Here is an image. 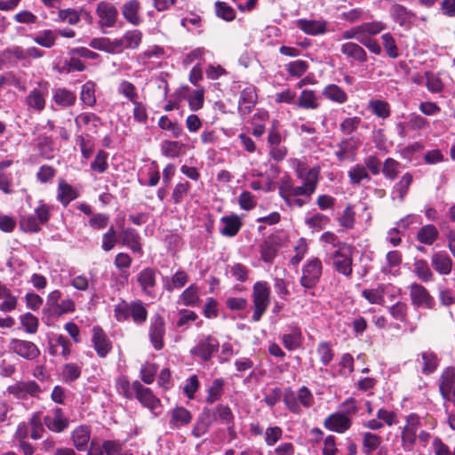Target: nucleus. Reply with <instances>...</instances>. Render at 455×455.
Listing matches in <instances>:
<instances>
[{"label": "nucleus", "instance_id": "16", "mask_svg": "<svg viewBox=\"0 0 455 455\" xmlns=\"http://www.w3.org/2000/svg\"><path fill=\"white\" fill-rule=\"evenodd\" d=\"M410 297L414 306L424 308H432L435 305V299L428 291L421 284L413 283L410 286Z\"/></svg>", "mask_w": 455, "mask_h": 455}, {"label": "nucleus", "instance_id": "49", "mask_svg": "<svg viewBox=\"0 0 455 455\" xmlns=\"http://www.w3.org/2000/svg\"><path fill=\"white\" fill-rule=\"evenodd\" d=\"M56 38L57 34L55 31L45 29L35 35L33 41L43 47L51 48L54 45Z\"/></svg>", "mask_w": 455, "mask_h": 455}, {"label": "nucleus", "instance_id": "22", "mask_svg": "<svg viewBox=\"0 0 455 455\" xmlns=\"http://www.w3.org/2000/svg\"><path fill=\"white\" fill-rule=\"evenodd\" d=\"M118 44V53H121L124 49L135 50L142 41V33L139 29H132L126 31L121 38L115 39Z\"/></svg>", "mask_w": 455, "mask_h": 455}, {"label": "nucleus", "instance_id": "64", "mask_svg": "<svg viewBox=\"0 0 455 455\" xmlns=\"http://www.w3.org/2000/svg\"><path fill=\"white\" fill-rule=\"evenodd\" d=\"M362 124L359 116H351L345 118L339 124V130L346 135H350L355 132Z\"/></svg>", "mask_w": 455, "mask_h": 455}, {"label": "nucleus", "instance_id": "33", "mask_svg": "<svg viewBox=\"0 0 455 455\" xmlns=\"http://www.w3.org/2000/svg\"><path fill=\"white\" fill-rule=\"evenodd\" d=\"M382 443V438L371 432H365L363 434V452L364 455H373Z\"/></svg>", "mask_w": 455, "mask_h": 455}, {"label": "nucleus", "instance_id": "32", "mask_svg": "<svg viewBox=\"0 0 455 455\" xmlns=\"http://www.w3.org/2000/svg\"><path fill=\"white\" fill-rule=\"evenodd\" d=\"M52 100L58 106L68 108L75 104L76 96L74 92L65 88H57L53 91Z\"/></svg>", "mask_w": 455, "mask_h": 455}, {"label": "nucleus", "instance_id": "27", "mask_svg": "<svg viewBox=\"0 0 455 455\" xmlns=\"http://www.w3.org/2000/svg\"><path fill=\"white\" fill-rule=\"evenodd\" d=\"M433 268L440 275H447L451 272L452 260L444 251H437L431 257Z\"/></svg>", "mask_w": 455, "mask_h": 455}, {"label": "nucleus", "instance_id": "35", "mask_svg": "<svg viewBox=\"0 0 455 455\" xmlns=\"http://www.w3.org/2000/svg\"><path fill=\"white\" fill-rule=\"evenodd\" d=\"M284 347L288 350H295L300 347L302 342V333L299 328L291 327L288 333L282 337Z\"/></svg>", "mask_w": 455, "mask_h": 455}, {"label": "nucleus", "instance_id": "51", "mask_svg": "<svg viewBox=\"0 0 455 455\" xmlns=\"http://www.w3.org/2000/svg\"><path fill=\"white\" fill-rule=\"evenodd\" d=\"M117 92L132 103H135L139 99L136 86L128 80H122L119 83Z\"/></svg>", "mask_w": 455, "mask_h": 455}, {"label": "nucleus", "instance_id": "52", "mask_svg": "<svg viewBox=\"0 0 455 455\" xmlns=\"http://www.w3.org/2000/svg\"><path fill=\"white\" fill-rule=\"evenodd\" d=\"M347 176L352 185H358L363 180H371L367 169L362 164L352 166L347 172Z\"/></svg>", "mask_w": 455, "mask_h": 455}, {"label": "nucleus", "instance_id": "14", "mask_svg": "<svg viewBox=\"0 0 455 455\" xmlns=\"http://www.w3.org/2000/svg\"><path fill=\"white\" fill-rule=\"evenodd\" d=\"M47 95L48 88L45 84H39L38 87L31 90L25 99L28 108L38 113L42 112L45 108Z\"/></svg>", "mask_w": 455, "mask_h": 455}, {"label": "nucleus", "instance_id": "9", "mask_svg": "<svg viewBox=\"0 0 455 455\" xmlns=\"http://www.w3.org/2000/svg\"><path fill=\"white\" fill-rule=\"evenodd\" d=\"M158 271L154 267H145L137 275V283L141 291L148 297H156Z\"/></svg>", "mask_w": 455, "mask_h": 455}, {"label": "nucleus", "instance_id": "13", "mask_svg": "<svg viewBox=\"0 0 455 455\" xmlns=\"http://www.w3.org/2000/svg\"><path fill=\"white\" fill-rule=\"evenodd\" d=\"M9 347L13 353L26 360H34L40 355L38 347L28 340L12 339Z\"/></svg>", "mask_w": 455, "mask_h": 455}, {"label": "nucleus", "instance_id": "55", "mask_svg": "<svg viewBox=\"0 0 455 455\" xmlns=\"http://www.w3.org/2000/svg\"><path fill=\"white\" fill-rule=\"evenodd\" d=\"M224 380L222 379H215L207 390L206 402L208 403H213L218 401L223 392Z\"/></svg>", "mask_w": 455, "mask_h": 455}, {"label": "nucleus", "instance_id": "34", "mask_svg": "<svg viewBox=\"0 0 455 455\" xmlns=\"http://www.w3.org/2000/svg\"><path fill=\"white\" fill-rule=\"evenodd\" d=\"M367 108L374 116L381 119H387L391 114L388 102L379 99H372L369 100Z\"/></svg>", "mask_w": 455, "mask_h": 455}, {"label": "nucleus", "instance_id": "30", "mask_svg": "<svg viewBox=\"0 0 455 455\" xmlns=\"http://www.w3.org/2000/svg\"><path fill=\"white\" fill-rule=\"evenodd\" d=\"M340 52L347 58L355 61L364 62L367 60L366 52L362 46L355 43L347 42L340 46Z\"/></svg>", "mask_w": 455, "mask_h": 455}, {"label": "nucleus", "instance_id": "8", "mask_svg": "<svg viewBox=\"0 0 455 455\" xmlns=\"http://www.w3.org/2000/svg\"><path fill=\"white\" fill-rule=\"evenodd\" d=\"M44 424L48 430L52 433L60 434L64 432L69 427V418L60 407H54L49 410L43 417Z\"/></svg>", "mask_w": 455, "mask_h": 455}, {"label": "nucleus", "instance_id": "28", "mask_svg": "<svg viewBox=\"0 0 455 455\" xmlns=\"http://www.w3.org/2000/svg\"><path fill=\"white\" fill-rule=\"evenodd\" d=\"M122 244L130 248L135 253H142V246L140 243V235L139 233L131 228L124 229L120 234Z\"/></svg>", "mask_w": 455, "mask_h": 455}, {"label": "nucleus", "instance_id": "15", "mask_svg": "<svg viewBox=\"0 0 455 455\" xmlns=\"http://www.w3.org/2000/svg\"><path fill=\"white\" fill-rule=\"evenodd\" d=\"M352 423L351 418L336 411L325 418L323 427L329 431L344 434L351 428Z\"/></svg>", "mask_w": 455, "mask_h": 455}, {"label": "nucleus", "instance_id": "19", "mask_svg": "<svg viewBox=\"0 0 455 455\" xmlns=\"http://www.w3.org/2000/svg\"><path fill=\"white\" fill-rule=\"evenodd\" d=\"M219 347V341L211 336L204 338L191 349V354L204 361H209Z\"/></svg>", "mask_w": 455, "mask_h": 455}, {"label": "nucleus", "instance_id": "39", "mask_svg": "<svg viewBox=\"0 0 455 455\" xmlns=\"http://www.w3.org/2000/svg\"><path fill=\"white\" fill-rule=\"evenodd\" d=\"M412 182V176L409 172L403 174L400 180L394 186L392 190L393 199L398 198L400 202H403L408 189Z\"/></svg>", "mask_w": 455, "mask_h": 455}, {"label": "nucleus", "instance_id": "24", "mask_svg": "<svg viewBox=\"0 0 455 455\" xmlns=\"http://www.w3.org/2000/svg\"><path fill=\"white\" fill-rule=\"evenodd\" d=\"M455 385V368L447 367L441 375L439 390L445 401H451V391Z\"/></svg>", "mask_w": 455, "mask_h": 455}, {"label": "nucleus", "instance_id": "37", "mask_svg": "<svg viewBox=\"0 0 455 455\" xmlns=\"http://www.w3.org/2000/svg\"><path fill=\"white\" fill-rule=\"evenodd\" d=\"M70 347V341L65 336L59 335L54 341L51 343L50 353L53 355H61L67 359L71 353Z\"/></svg>", "mask_w": 455, "mask_h": 455}, {"label": "nucleus", "instance_id": "40", "mask_svg": "<svg viewBox=\"0 0 455 455\" xmlns=\"http://www.w3.org/2000/svg\"><path fill=\"white\" fill-rule=\"evenodd\" d=\"M297 107L304 109H316L319 107L318 100L313 90H303L297 101Z\"/></svg>", "mask_w": 455, "mask_h": 455}, {"label": "nucleus", "instance_id": "60", "mask_svg": "<svg viewBox=\"0 0 455 455\" xmlns=\"http://www.w3.org/2000/svg\"><path fill=\"white\" fill-rule=\"evenodd\" d=\"M338 221L339 224L346 229H351L354 228L355 222V212L352 205H347L343 210Z\"/></svg>", "mask_w": 455, "mask_h": 455}, {"label": "nucleus", "instance_id": "63", "mask_svg": "<svg viewBox=\"0 0 455 455\" xmlns=\"http://www.w3.org/2000/svg\"><path fill=\"white\" fill-rule=\"evenodd\" d=\"M204 91L203 88H198L193 91L188 99V106L192 111H197L201 109L204 106Z\"/></svg>", "mask_w": 455, "mask_h": 455}, {"label": "nucleus", "instance_id": "42", "mask_svg": "<svg viewBox=\"0 0 455 455\" xmlns=\"http://www.w3.org/2000/svg\"><path fill=\"white\" fill-rule=\"evenodd\" d=\"M131 318L137 325H142L148 318V310L144 303L136 299L131 302Z\"/></svg>", "mask_w": 455, "mask_h": 455}, {"label": "nucleus", "instance_id": "20", "mask_svg": "<svg viewBox=\"0 0 455 455\" xmlns=\"http://www.w3.org/2000/svg\"><path fill=\"white\" fill-rule=\"evenodd\" d=\"M91 434V427L85 424L79 425L72 430L70 438L77 451H84L88 448Z\"/></svg>", "mask_w": 455, "mask_h": 455}, {"label": "nucleus", "instance_id": "41", "mask_svg": "<svg viewBox=\"0 0 455 455\" xmlns=\"http://www.w3.org/2000/svg\"><path fill=\"white\" fill-rule=\"evenodd\" d=\"M277 245L273 236L265 239L259 246L261 259L264 262L271 263L277 254Z\"/></svg>", "mask_w": 455, "mask_h": 455}, {"label": "nucleus", "instance_id": "29", "mask_svg": "<svg viewBox=\"0 0 455 455\" xmlns=\"http://www.w3.org/2000/svg\"><path fill=\"white\" fill-rule=\"evenodd\" d=\"M322 95L328 100L337 104H345L348 100L347 93L335 84H327L322 91Z\"/></svg>", "mask_w": 455, "mask_h": 455}, {"label": "nucleus", "instance_id": "54", "mask_svg": "<svg viewBox=\"0 0 455 455\" xmlns=\"http://www.w3.org/2000/svg\"><path fill=\"white\" fill-rule=\"evenodd\" d=\"M188 280V276L184 271L176 272L171 278H167L164 287L167 291H172L175 289L183 287Z\"/></svg>", "mask_w": 455, "mask_h": 455}, {"label": "nucleus", "instance_id": "26", "mask_svg": "<svg viewBox=\"0 0 455 455\" xmlns=\"http://www.w3.org/2000/svg\"><path fill=\"white\" fill-rule=\"evenodd\" d=\"M242 227V221L240 218L235 215L223 216L220 219V233L228 237L235 236Z\"/></svg>", "mask_w": 455, "mask_h": 455}, {"label": "nucleus", "instance_id": "7", "mask_svg": "<svg viewBox=\"0 0 455 455\" xmlns=\"http://www.w3.org/2000/svg\"><path fill=\"white\" fill-rule=\"evenodd\" d=\"M405 419L406 423L401 432V441L403 450L410 451L416 443L417 433L421 427V420L415 413L409 414Z\"/></svg>", "mask_w": 455, "mask_h": 455}, {"label": "nucleus", "instance_id": "21", "mask_svg": "<svg viewBox=\"0 0 455 455\" xmlns=\"http://www.w3.org/2000/svg\"><path fill=\"white\" fill-rule=\"evenodd\" d=\"M97 14L100 18V25L103 28H111L116 20L117 11L116 7L105 1H101L97 6Z\"/></svg>", "mask_w": 455, "mask_h": 455}, {"label": "nucleus", "instance_id": "56", "mask_svg": "<svg viewBox=\"0 0 455 455\" xmlns=\"http://www.w3.org/2000/svg\"><path fill=\"white\" fill-rule=\"evenodd\" d=\"M285 70L292 77L302 76L308 69V64L305 60H298L287 63Z\"/></svg>", "mask_w": 455, "mask_h": 455}, {"label": "nucleus", "instance_id": "47", "mask_svg": "<svg viewBox=\"0 0 455 455\" xmlns=\"http://www.w3.org/2000/svg\"><path fill=\"white\" fill-rule=\"evenodd\" d=\"M29 425L31 427L30 437L33 440L41 439L44 432V424L41 412H36L31 416Z\"/></svg>", "mask_w": 455, "mask_h": 455}, {"label": "nucleus", "instance_id": "10", "mask_svg": "<svg viewBox=\"0 0 455 455\" xmlns=\"http://www.w3.org/2000/svg\"><path fill=\"white\" fill-rule=\"evenodd\" d=\"M360 145L358 138L354 136L342 140L336 147L334 156L340 162L354 161Z\"/></svg>", "mask_w": 455, "mask_h": 455}, {"label": "nucleus", "instance_id": "59", "mask_svg": "<svg viewBox=\"0 0 455 455\" xmlns=\"http://www.w3.org/2000/svg\"><path fill=\"white\" fill-rule=\"evenodd\" d=\"M227 275L236 281L244 282L248 277V268L241 263H235L227 267Z\"/></svg>", "mask_w": 455, "mask_h": 455}, {"label": "nucleus", "instance_id": "3", "mask_svg": "<svg viewBox=\"0 0 455 455\" xmlns=\"http://www.w3.org/2000/svg\"><path fill=\"white\" fill-rule=\"evenodd\" d=\"M252 321L259 322L270 303V288L267 282H257L252 288Z\"/></svg>", "mask_w": 455, "mask_h": 455}, {"label": "nucleus", "instance_id": "5", "mask_svg": "<svg viewBox=\"0 0 455 455\" xmlns=\"http://www.w3.org/2000/svg\"><path fill=\"white\" fill-rule=\"evenodd\" d=\"M134 395L140 404L148 409L154 417H157L162 413L163 406L159 398H157L152 390L144 387L140 381L132 382Z\"/></svg>", "mask_w": 455, "mask_h": 455}, {"label": "nucleus", "instance_id": "25", "mask_svg": "<svg viewBox=\"0 0 455 455\" xmlns=\"http://www.w3.org/2000/svg\"><path fill=\"white\" fill-rule=\"evenodd\" d=\"M257 101V93L255 87L248 86L241 92L238 110L241 115L249 114L254 108Z\"/></svg>", "mask_w": 455, "mask_h": 455}, {"label": "nucleus", "instance_id": "2", "mask_svg": "<svg viewBox=\"0 0 455 455\" xmlns=\"http://www.w3.org/2000/svg\"><path fill=\"white\" fill-rule=\"evenodd\" d=\"M283 402L287 409L295 414H300L302 407L310 408L315 402L312 392L305 386L299 388L297 392L287 390L284 393Z\"/></svg>", "mask_w": 455, "mask_h": 455}, {"label": "nucleus", "instance_id": "50", "mask_svg": "<svg viewBox=\"0 0 455 455\" xmlns=\"http://www.w3.org/2000/svg\"><path fill=\"white\" fill-rule=\"evenodd\" d=\"M99 117L92 113H82L75 118L77 129L87 127L89 130L96 129L99 124Z\"/></svg>", "mask_w": 455, "mask_h": 455}, {"label": "nucleus", "instance_id": "11", "mask_svg": "<svg viewBox=\"0 0 455 455\" xmlns=\"http://www.w3.org/2000/svg\"><path fill=\"white\" fill-rule=\"evenodd\" d=\"M295 24L302 32L312 36L329 32V22L323 19H299L295 21Z\"/></svg>", "mask_w": 455, "mask_h": 455}, {"label": "nucleus", "instance_id": "53", "mask_svg": "<svg viewBox=\"0 0 455 455\" xmlns=\"http://www.w3.org/2000/svg\"><path fill=\"white\" fill-rule=\"evenodd\" d=\"M212 424V419L210 416V411H204L203 414L199 417L197 421L196 422L193 429H192V435L195 437H200L203 435H204L207 430L209 429L210 426Z\"/></svg>", "mask_w": 455, "mask_h": 455}, {"label": "nucleus", "instance_id": "46", "mask_svg": "<svg viewBox=\"0 0 455 455\" xmlns=\"http://www.w3.org/2000/svg\"><path fill=\"white\" fill-rule=\"evenodd\" d=\"M438 237V230L434 225L423 226L417 234V239L425 244H432Z\"/></svg>", "mask_w": 455, "mask_h": 455}, {"label": "nucleus", "instance_id": "58", "mask_svg": "<svg viewBox=\"0 0 455 455\" xmlns=\"http://www.w3.org/2000/svg\"><path fill=\"white\" fill-rule=\"evenodd\" d=\"M95 84L92 81L86 82L82 86L80 99L87 106L92 107L96 103Z\"/></svg>", "mask_w": 455, "mask_h": 455}, {"label": "nucleus", "instance_id": "12", "mask_svg": "<svg viewBox=\"0 0 455 455\" xmlns=\"http://www.w3.org/2000/svg\"><path fill=\"white\" fill-rule=\"evenodd\" d=\"M92 332V343L94 350L99 357L105 358L112 350V341L100 326H94Z\"/></svg>", "mask_w": 455, "mask_h": 455}, {"label": "nucleus", "instance_id": "18", "mask_svg": "<svg viewBox=\"0 0 455 455\" xmlns=\"http://www.w3.org/2000/svg\"><path fill=\"white\" fill-rule=\"evenodd\" d=\"M7 392L17 399H26L28 396H36L41 392V388L33 380L20 381L9 386Z\"/></svg>", "mask_w": 455, "mask_h": 455}, {"label": "nucleus", "instance_id": "6", "mask_svg": "<svg viewBox=\"0 0 455 455\" xmlns=\"http://www.w3.org/2000/svg\"><path fill=\"white\" fill-rule=\"evenodd\" d=\"M323 272V265L319 259H308L301 269L300 285L305 290L314 289L320 281Z\"/></svg>", "mask_w": 455, "mask_h": 455}, {"label": "nucleus", "instance_id": "45", "mask_svg": "<svg viewBox=\"0 0 455 455\" xmlns=\"http://www.w3.org/2000/svg\"><path fill=\"white\" fill-rule=\"evenodd\" d=\"M385 287L383 284L378 285L376 288L364 289L362 291V296L367 299L371 304L382 305L384 299Z\"/></svg>", "mask_w": 455, "mask_h": 455}, {"label": "nucleus", "instance_id": "43", "mask_svg": "<svg viewBox=\"0 0 455 455\" xmlns=\"http://www.w3.org/2000/svg\"><path fill=\"white\" fill-rule=\"evenodd\" d=\"M158 127L164 131H169L172 136L179 139L184 133L183 127L178 122L172 121L167 116H163L158 120Z\"/></svg>", "mask_w": 455, "mask_h": 455}, {"label": "nucleus", "instance_id": "57", "mask_svg": "<svg viewBox=\"0 0 455 455\" xmlns=\"http://www.w3.org/2000/svg\"><path fill=\"white\" fill-rule=\"evenodd\" d=\"M21 326L26 332L35 334L39 326V320L31 313H25L20 316Z\"/></svg>", "mask_w": 455, "mask_h": 455}, {"label": "nucleus", "instance_id": "38", "mask_svg": "<svg viewBox=\"0 0 455 455\" xmlns=\"http://www.w3.org/2000/svg\"><path fill=\"white\" fill-rule=\"evenodd\" d=\"M89 45L96 50L103 51L111 54H118V44L115 39L111 40L108 37H99L91 40Z\"/></svg>", "mask_w": 455, "mask_h": 455}, {"label": "nucleus", "instance_id": "61", "mask_svg": "<svg viewBox=\"0 0 455 455\" xmlns=\"http://www.w3.org/2000/svg\"><path fill=\"white\" fill-rule=\"evenodd\" d=\"M329 221L330 219L322 213H316L305 220L307 226L315 231H319L325 228Z\"/></svg>", "mask_w": 455, "mask_h": 455}, {"label": "nucleus", "instance_id": "1", "mask_svg": "<svg viewBox=\"0 0 455 455\" xmlns=\"http://www.w3.org/2000/svg\"><path fill=\"white\" fill-rule=\"evenodd\" d=\"M296 174L301 180V185H294L290 177H283L278 191L289 207L301 208L316 190L320 180V168L306 169L299 165L296 169Z\"/></svg>", "mask_w": 455, "mask_h": 455}, {"label": "nucleus", "instance_id": "31", "mask_svg": "<svg viewBox=\"0 0 455 455\" xmlns=\"http://www.w3.org/2000/svg\"><path fill=\"white\" fill-rule=\"evenodd\" d=\"M78 197V192L75 188L60 180L57 188V199L61 204L67 206L71 201Z\"/></svg>", "mask_w": 455, "mask_h": 455}, {"label": "nucleus", "instance_id": "48", "mask_svg": "<svg viewBox=\"0 0 455 455\" xmlns=\"http://www.w3.org/2000/svg\"><path fill=\"white\" fill-rule=\"evenodd\" d=\"M180 302L187 307H196L199 305L200 298L198 289L196 285L188 286L180 297Z\"/></svg>", "mask_w": 455, "mask_h": 455}, {"label": "nucleus", "instance_id": "23", "mask_svg": "<svg viewBox=\"0 0 455 455\" xmlns=\"http://www.w3.org/2000/svg\"><path fill=\"white\" fill-rule=\"evenodd\" d=\"M191 421L192 414L182 406H177L170 412L169 426L172 429H180L182 427L188 426Z\"/></svg>", "mask_w": 455, "mask_h": 455}, {"label": "nucleus", "instance_id": "62", "mask_svg": "<svg viewBox=\"0 0 455 455\" xmlns=\"http://www.w3.org/2000/svg\"><path fill=\"white\" fill-rule=\"evenodd\" d=\"M114 316L118 322H125L131 318V303L122 300L115 306Z\"/></svg>", "mask_w": 455, "mask_h": 455}, {"label": "nucleus", "instance_id": "4", "mask_svg": "<svg viewBox=\"0 0 455 455\" xmlns=\"http://www.w3.org/2000/svg\"><path fill=\"white\" fill-rule=\"evenodd\" d=\"M353 246L342 243L339 249L332 254V265L335 270L346 277H350L353 273Z\"/></svg>", "mask_w": 455, "mask_h": 455}, {"label": "nucleus", "instance_id": "17", "mask_svg": "<svg viewBox=\"0 0 455 455\" xmlns=\"http://www.w3.org/2000/svg\"><path fill=\"white\" fill-rule=\"evenodd\" d=\"M148 335L155 349L160 350L164 347L165 335L164 320L159 315H155L150 321Z\"/></svg>", "mask_w": 455, "mask_h": 455}, {"label": "nucleus", "instance_id": "44", "mask_svg": "<svg viewBox=\"0 0 455 455\" xmlns=\"http://www.w3.org/2000/svg\"><path fill=\"white\" fill-rule=\"evenodd\" d=\"M413 267L414 273L422 282L427 283L433 280L434 274L425 259H415Z\"/></svg>", "mask_w": 455, "mask_h": 455}, {"label": "nucleus", "instance_id": "36", "mask_svg": "<svg viewBox=\"0 0 455 455\" xmlns=\"http://www.w3.org/2000/svg\"><path fill=\"white\" fill-rule=\"evenodd\" d=\"M139 9V2L137 0H130L123 5L122 12L127 21L136 26L141 22V19L138 14Z\"/></svg>", "mask_w": 455, "mask_h": 455}]
</instances>
